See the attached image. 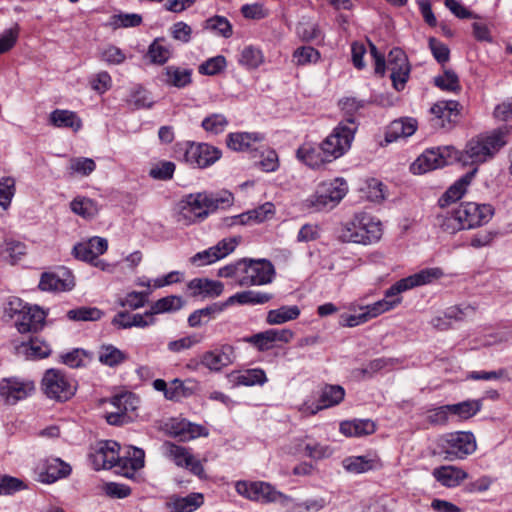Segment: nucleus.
Instances as JSON below:
<instances>
[{
  "label": "nucleus",
  "instance_id": "c756f323",
  "mask_svg": "<svg viewBox=\"0 0 512 512\" xmlns=\"http://www.w3.org/2000/svg\"><path fill=\"white\" fill-rule=\"evenodd\" d=\"M193 296L218 297L223 292V284L206 278H195L188 283Z\"/></svg>",
  "mask_w": 512,
  "mask_h": 512
},
{
  "label": "nucleus",
  "instance_id": "4468645a",
  "mask_svg": "<svg viewBox=\"0 0 512 512\" xmlns=\"http://www.w3.org/2000/svg\"><path fill=\"white\" fill-rule=\"evenodd\" d=\"M222 156L221 151L207 143H191L186 148L184 159L195 168H206L218 161Z\"/></svg>",
  "mask_w": 512,
  "mask_h": 512
},
{
  "label": "nucleus",
  "instance_id": "f257e3e1",
  "mask_svg": "<svg viewBox=\"0 0 512 512\" xmlns=\"http://www.w3.org/2000/svg\"><path fill=\"white\" fill-rule=\"evenodd\" d=\"M443 275L444 273L441 268L432 267L422 269L417 273L400 279L385 291L384 299L361 308L364 310L363 313L367 317V322L385 312L394 309L401 303V298H396L393 300H390L389 298L399 295L400 293L410 289L431 284L434 281L442 278Z\"/></svg>",
  "mask_w": 512,
  "mask_h": 512
},
{
  "label": "nucleus",
  "instance_id": "7c9ffc66",
  "mask_svg": "<svg viewBox=\"0 0 512 512\" xmlns=\"http://www.w3.org/2000/svg\"><path fill=\"white\" fill-rule=\"evenodd\" d=\"M376 425L370 419H354L343 421L340 424V432L349 437H361L375 432Z\"/></svg>",
  "mask_w": 512,
  "mask_h": 512
},
{
  "label": "nucleus",
  "instance_id": "aec40b11",
  "mask_svg": "<svg viewBox=\"0 0 512 512\" xmlns=\"http://www.w3.org/2000/svg\"><path fill=\"white\" fill-rule=\"evenodd\" d=\"M108 248V242L105 238L102 237H92L86 242L79 243L74 246L73 253L76 258L87 261V262H95V266H100L102 269H105L101 260H97L99 255H102L106 252Z\"/></svg>",
  "mask_w": 512,
  "mask_h": 512
},
{
  "label": "nucleus",
  "instance_id": "79ce46f5",
  "mask_svg": "<svg viewBox=\"0 0 512 512\" xmlns=\"http://www.w3.org/2000/svg\"><path fill=\"white\" fill-rule=\"evenodd\" d=\"M196 387L197 382L194 380L181 381L180 379H174L166 393V399L178 401L182 397H189L195 392Z\"/></svg>",
  "mask_w": 512,
  "mask_h": 512
},
{
  "label": "nucleus",
  "instance_id": "49530a36",
  "mask_svg": "<svg viewBox=\"0 0 512 512\" xmlns=\"http://www.w3.org/2000/svg\"><path fill=\"white\" fill-rule=\"evenodd\" d=\"M183 306V300L179 296L171 295L167 297H163L157 301H155L149 310H147V315L151 314H161L171 311H177L181 309Z\"/></svg>",
  "mask_w": 512,
  "mask_h": 512
},
{
  "label": "nucleus",
  "instance_id": "39448f33",
  "mask_svg": "<svg viewBox=\"0 0 512 512\" xmlns=\"http://www.w3.org/2000/svg\"><path fill=\"white\" fill-rule=\"evenodd\" d=\"M505 133L494 130L469 140L461 154L464 164L479 165L491 160L506 145Z\"/></svg>",
  "mask_w": 512,
  "mask_h": 512
},
{
  "label": "nucleus",
  "instance_id": "37998d69",
  "mask_svg": "<svg viewBox=\"0 0 512 512\" xmlns=\"http://www.w3.org/2000/svg\"><path fill=\"white\" fill-rule=\"evenodd\" d=\"M229 125V120L223 113H211L203 118L201 127L211 135L223 133Z\"/></svg>",
  "mask_w": 512,
  "mask_h": 512
},
{
  "label": "nucleus",
  "instance_id": "e433bc0d",
  "mask_svg": "<svg viewBox=\"0 0 512 512\" xmlns=\"http://www.w3.org/2000/svg\"><path fill=\"white\" fill-rule=\"evenodd\" d=\"M297 158L304 162L307 166L315 169L319 168L325 162H327L326 157L323 155L322 151L319 147H315L312 144H303L297 150Z\"/></svg>",
  "mask_w": 512,
  "mask_h": 512
},
{
  "label": "nucleus",
  "instance_id": "2f4dec72",
  "mask_svg": "<svg viewBox=\"0 0 512 512\" xmlns=\"http://www.w3.org/2000/svg\"><path fill=\"white\" fill-rule=\"evenodd\" d=\"M264 136L260 133L236 132L230 133L227 137V145L234 151H246L253 147L254 143L263 141Z\"/></svg>",
  "mask_w": 512,
  "mask_h": 512
},
{
  "label": "nucleus",
  "instance_id": "338daca9",
  "mask_svg": "<svg viewBox=\"0 0 512 512\" xmlns=\"http://www.w3.org/2000/svg\"><path fill=\"white\" fill-rule=\"evenodd\" d=\"M320 57L319 52L311 46H303L295 50L293 54L297 65H305L317 62Z\"/></svg>",
  "mask_w": 512,
  "mask_h": 512
},
{
  "label": "nucleus",
  "instance_id": "9b49d317",
  "mask_svg": "<svg viewBox=\"0 0 512 512\" xmlns=\"http://www.w3.org/2000/svg\"><path fill=\"white\" fill-rule=\"evenodd\" d=\"M162 453L177 467L188 469L199 478H205L206 475L202 462L195 458L189 448L166 441L162 445Z\"/></svg>",
  "mask_w": 512,
  "mask_h": 512
},
{
  "label": "nucleus",
  "instance_id": "f704fd0d",
  "mask_svg": "<svg viewBox=\"0 0 512 512\" xmlns=\"http://www.w3.org/2000/svg\"><path fill=\"white\" fill-rule=\"evenodd\" d=\"M191 70L177 66H167L163 71V82L166 85L184 88L191 83Z\"/></svg>",
  "mask_w": 512,
  "mask_h": 512
},
{
  "label": "nucleus",
  "instance_id": "c9c22d12",
  "mask_svg": "<svg viewBox=\"0 0 512 512\" xmlns=\"http://www.w3.org/2000/svg\"><path fill=\"white\" fill-rule=\"evenodd\" d=\"M171 55V48L164 37L154 39L148 47L147 57L153 64L163 65L170 59Z\"/></svg>",
  "mask_w": 512,
  "mask_h": 512
},
{
  "label": "nucleus",
  "instance_id": "f03ea898",
  "mask_svg": "<svg viewBox=\"0 0 512 512\" xmlns=\"http://www.w3.org/2000/svg\"><path fill=\"white\" fill-rule=\"evenodd\" d=\"M233 201V194L226 190L215 194L207 192L189 194L178 204L177 221L186 226L190 225L205 219L218 208L231 206Z\"/></svg>",
  "mask_w": 512,
  "mask_h": 512
},
{
  "label": "nucleus",
  "instance_id": "9d476101",
  "mask_svg": "<svg viewBox=\"0 0 512 512\" xmlns=\"http://www.w3.org/2000/svg\"><path fill=\"white\" fill-rule=\"evenodd\" d=\"M236 492L251 500L261 503L281 502L287 504L291 498L280 491H277L270 483L263 481H237Z\"/></svg>",
  "mask_w": 512,
  "mask_h": 512
},
{
  "label": "nucleus",
  "instance_id": "58836bf2",
  "mask_svg": "<svg viewBox=\"0 0 512 512\" xmlns=\"http://www.w3.org/2000/svg\"><path fill=\"white\" fill-rule=\"evenodd\" d=\"M70 208L73 213L84 219H92L99 212L97 202L83 196L74 198L70 203Z\"/></svg>",
  "mask_w": 512,
  "mask_h": 512
},
{
  "label": "nucleus",
  "instance_id": "a18cd8bd",
  "mask_svg": "<svg viewBox=\"0 0 512 512\" xmlns=\"http://www.w3.org/2000/svg\"><path fill=\"white\" fill-rule=\"evenodd\" d=\"M17 349L19 353H24L31 358H45L51 352L49 345L37 337L31 338L27 344L22 343Z\"/></svg>",
  "mask_w": 512,
  "mask_h": 512
},
{
  "label": "nucleus",
  "instance_id": "423d86ee",
  "mask_svg": "<svg viewBox=\"0 0 512 512\" xmlns=\"http://www.w3.org/2000/svg\"><path fill=\"white\" fill-rule=\"evenodd\" d=\"M356 130V122L348 118L346 121H341L321 142L320 150L327 162L343 156L350 149Z\"/></svg>",
  "mask_w": 512,
  "mask_h": 512
},
{
  "label": "nucleus",
  "instance_id": "f3484780",
  "mask_svg": "<svg viewBox=\"0 0 512 512\" xmlns=\"http://www.w3.org/2000/svg\"><path fill=\"white\" fill-rule=\"evenodd\" d=\"M46 313L37 306H23L17 313L15 327L21 334L36 333L45 324Z\"/></svg>",
  "mask_w": 512,
  "mask_h": 512
},
{
  "label": "nucleus",
  "instance_id": "603ef678",
  "mask_svg": "<svg viewBox=\"0 0 512 512\" xmlns=\"http://www.w3.org/2000/svg\"><path fill=\"white\" fill-rule=\"evenodd\" d=\"M376 462L365 456L348 457L343 460L344 468L351 473H365L375 467Z\"/></svg>",
  "mask_w": 512,
  "mask_h": 512
},
{
  "label": "nucleus",
  "instance_id": "680f3d73",
  "mask_svg": "<svg viewBox=\"0 0 512 512\" xmlns=\"http://www.w3.org/2000/svg\"><path fill=\"white\" fill-rule=\"evenodd\" d=\"M15 194V180L12 177L0 179V206L7 209Z\"/></svg>",
  "mask_w": 512,
  "mask_h": 512
},
{
  "label": "nucleus",
  "instance_id": "4d7b16f0",
  "mask_svg": "<svg viewBox=\"0 0 512 512\" xmlns=\"http://www.w3.org/2000/svg\"><path fill=\"white\" fill-rule=\"evenodd\" d=\"M142 23V17L136 13L117 14L110 19L113 29L137 27Z\"/></svg>",
  "mask_w": 512,
  "mask_h": 512
},
{
  "label": "nucleus",
  "instance_id": "69168bd1",
  "mask_svg": "<svg viewBox=\"0 0 512 512\" xmlns=\"http://www.w3.org/2000/svg\"><path fill=\"white\" fill-rule=\"evenodd\" d=\"M148 301V293L147 292H138L132 291L128 293L124 298L119 300V305L121 307H128L132 310L139 309Z\"/></svg>",
  "mask_w": 512,
  "mask_h": 512
},
{
  "label": "nucleus",
  "instance_id": "1a4fd4ad",
  "mask_svg": "<svg viewBox=\"0 0 512 512\" xmlns=\"http://www.w3.org/2000/svg\"><path fill=\"white\" fill-rule=\"evenodd\" d=\"M41 387L49 399L58 402L69 400L76 392L74 380L58 369H48L44 373Z\"/></svg>",
  "mask_w": 512,
  "mask_h": 512
},
{
  "label": "nucleus",
  "instance_id": "6e6d98bb",
  "mask_svg": "<svg viewBox=\"0 0 512 512\" xmlns=\"http://www.w3.org/2000/svg\"><path fill=\"white\" fill-rule=\"evenodd\" d=\"M300 446L302 447V450L305 452V455L314 460H321L331 456L332 454V450L330 449L329 446L322 445L318 442L303 441Z\"/></svg>",
  "mask_w": 512,
  "mask_h": 512
},
{
  "label": "nucleus",
  "instance_id": "dca6fc26",
  "mask_svg": "<svg viewBox=\"0 0 512 512\" xmlns=\"http://www.w3.org/2000/svg\"><path fill=\"white\" fill-rule=\"evenodd\" d=\"M387 68L390 70V78L396 90L400 91L407 82L410 66L404 51L400 48L392 49L388 54Z\"/></svg>",
  "mask_w": 512,
  "mask_h": 512
},
{
  "label": "nucleus",
  "instance_id": "2eb2a0df",
  "mask_svg": "<svg viewBox=\"0 0 512 512\" xmlns=\"http://www.w3.org/2000/svg\"><path fill=\"white\" fill-rule=\"evenodd\" d=\"M457 211L465 229H472L487 223L494 213L491 205L475 202L462 203Z\"/></svg>",
  "mask_w": 512,
  "mask_h": 512
},
{
  "label": "nucleus",
  "instance_id": "864d4df0",
  "mask_svg": "<svg viewBox=\"0 0 512 512\" xmlns=\"http://www.w3.org/2000/svg\"><path fill=\"white\" fill-rule=\"evenodd\" d=\"M398 363L394 358H377L370 361L365 368L359 370L363 377L371 378L382 370H391Z\"/></svg>",
  "mask_w": 512,
  "mask_h": 512
},
{
  "label": "nucleus",
  "instance_id": "412c9836",
  "mask_svg": "<svg viewBox=\"0 0 512 512\" xmlns=\"http://www.w3.org/2000/svg\"><path fill=\"white\" fill-rule=\"evenodd\" d=\"M74 285V277L71 272L62 269L58 272L42 273L38 287L45 292H63L71 290Z\"/></svg>",
  "mask_w": 512,
  "mask_h": 512
},
{
  "label": "nucleus",
  "instance_id": "c85d7f7f",
  "mask_svg": "<svg viewBox=\"0 0 512 512\" xmlns=\"http://www.w3.org/2000/svg\"><path fill=\"white\" fill-rule=\"evenodd\" d=\"M417 129V122L413 118H403L394 120L388 127L385 140L387 142H393L399 138H406L415 133Z\"/></svg>",
  "mask_w": 512,
  "mask_h": 512
},
{
  "label": "nucleus",
  "instance_id": "f8f14e48",
  "mask_svg": "<svg viewBox=\"0 0 512 512\" xmlns=\"http://www.w3.org/2000/svg\"><path fill=\"white\" fill-rule=\"evenodd\" d=\"M120 445L113 440L99 442L95 451L90 455L95 470L126 468L127 459L119 455Z\"/></svg>",
  "mask_w": 512,
  "mask_h": 512
},
{
  "label": "nucleus",
  "instance_id": "774afa93",
  "mask_svg": "<svg viewBox=\"0 0 512 512\" xmlns=\"http://www.w3.org/2000/svg\"><path fill=\"white\" fill-rule=\"evenodd\" d=\"M226 59L224 56L218 55L206 60L199 66V72L204 75H215L226 67Z\"/></svg>",
  "mask_w": 512,
  "mask_h": 512
},
{
  "label": "nucleus",
  "instance_id": "09e8293b",
  "mask_svg": "<svg viewBox=\"0 0 512 512\" xmlns=\"http://www.w3.org/2000/svg\"><path fill=\"white\" fill-rule=\"evenodd\" d=\"M112 324L121 329L132 327L145 328L144 316L142 314H130L127 311L118 312L112 319Z\"/></svg>",
  "mask_w": 512,
  "mask_h": 512
},
{
  "label": "nucleus",
  "instance_id": "a19ab883",
  "mask_svg": "<svg viewBox=\"0 0 512 512\" xmlns=\"http://www.w3.org/2000/svg\"><path fill=\"white\" fill-rule=\"evenodd\" d=\"M437 225L449 234H454L460 230L465 229L457 208L451 211H445L437 215Z\"/></svg>",
  "mask_w": 512,
  "mask_h": 512
},
{
  "label": "nucleus",
  "instance_id": "72a5a7b5",
  "mask_svg": "<svg viewBox=\"0 0 512 512\" xmlns=\"http://www.w3.org/2000/svg\"><path fill=\"white\" fill-rule=\"evenodd\" d=\"M345 396L343 387L339 385H326L322 388L319 403L315 406L311 413H317L318 411L329 408L331 406L339 404Z\"/></svg>",
  "mask_w": 512,
  "mask_h": 512
},
{
  "label": "nucleus",
  "instance_id": "6ab92c4d",
  "mask_svg": "<svg viewBox=\"0 0 512 512\" xmlns=\"http://www.w3.org/2000/svg\"><path fill=\"white\" fill-rule=\"evenodd\" d=\"M459 103L454 100L438 101L430 112L433 115L431 122L435 128L451 129L459 115Z\"/></svg>",
  "mask_w": 512,
  "mask_h": 512
},
{
  "label": "nucleus",
  "instance_id": "bb28decb",
  "mask_svg": "<svg viewBox=\"0 0 512 512\" xmlns=\"http://www.w3.org/2000/svg\"><path fill=\"white\" fill-rule=\"evenodd\" d=\"M433 476L445 487H456L468 477V474L459 467L449 465L435 468Z\"/></svg>",
  "mask_w": 512,
  "mask_h": 512
},
{
  "label": "nucleus",
  "instance_id": "4c0bfd02",
  "mask_svg": "<svg viewBox=\"0 0 512 512\" xmlns=\"http://www.w3.org/2000/svg\"><path fill=\"white\" fill-rule=\"evenodd\" d=\"M272 299V295L265 292L246 290L230 296L227 304L256 305L264 304Z\"/></svg>",
  "mask_w": 512,
  "mask_h": 512
},
{
  "label": "nucleus",
  "instance_id": "0e129e2a",
  "mask_svg": "<svg viewBox=\"0 0 512 512\" xmlns=\"http://www.w3.org/2000/svg\"><path fill=\"white\" fill-rule=\"evenodd\" d=\"M266 381L264 370L259 368L249 369L238 377V383L245 386L263 385Z\"/></svg>",
  "mask_w": 512,
  "mask_h": 512
},
{
  "label": "nucleus",
  "instance_id": "c03bdc74",
  "mask_svg": "<svg viewBox=\"0 0 512 512\" xmlns=\"http://www.w3.org/2000/svg\"><path fill=\"white\" fill-rule=\"evenodd\" d=\"M482 403L480 400H466L457 404H449L450 414L457 416L461 420L473 417L480 411Z\"/></svg>",
  "mask_w": 512,
  "mask_h": 512
},
{
  "label": "nucleus",
  "instance_id": "052dcab7",
  "mask_svg": "<svg viewBox=\"0 0 512 512\" xmlns=\"http://www.w3.org/2000/svg\"><path fill=\"white\" fill-rule=\"evenodd\" d=\"M249 211L253 224H260L271 220L276 213L275 205L271 202H266Z\"/></svg>",
  "mask_w": 512,
  "mask_h": 512
},
{
  "label": "nucleus",
  "instance_id": "5701e85b",
  "mask_svg": "<svg viewBox=\"0 0 512 512\" xmlns=\"http://www.w3.org/2000/svg\"><path fill=\"white\" fill-rule=\"evenodd\" d=\"M446 164L444 155L440 149H429L423 152L411 165L414 174H424L440 168Z\"/></svg>",
  "mask_w": 512,
  "mask_h": 512
},
{
  "label": "nucleus",
  "instance_id": "473e14b6",
  "mask_svg": "<svg viewBox=\"0 0 512 512\" xmlns=\"http://www.w3.org/2000/svg\"><path fill=\"white\" fill-rule=\"evenodd\" d=\"M475 172L476 169H474L471 173L461 177L452 186H450L449 189L439 199L440 207L443 208L448 206L450 203H454L459 200L466 192V189L470 184V181Z\"/></svg>",
  "mask_w": 512,
  "mask_h": 512
},
{
  "label": "nucleus",
  "instance_id": "e2e57ef3",
  "mask_svg": "<svg viewBox=\"0 0 512 512\" xmlns=\"http://www.w3.org/2000/svg\"><path fill=\"white\" fill-rule=\"evenodd\" d=\"M434 83L442 90L456 91L460 89L458 76L452 70H445L443 75H439L434 79Z\"/></svg>",
  "mask_w": 512,
  "mask_h": 512
},
{
  "label": "nucleus",
  "instance_id": "ddd939ff",
  "mask_svg": "<svg viewBox=\"0 0 512 512\" xmlns=\"http://www.w3.org/2000/svg\"><path fill=\"white\" fill-rule=\"evenodd\" d=\"M35 391V384L19 377L4 378L0 381V396L6 404L14 405L30 396Z\"/></svg>",
  "mask_w": 512,
  "mask_h": 512
},
{
  "label": "nucleus",
  "instance_id": "b1692460",
  "mask_svg": "<svg viewBox=\"0 0 512 512\" xmlns=\"http://www.w3.org/2000/svg\"><path fill=\"white\" fill-rule=\"evenodd\" d=\"M71 473V467L59 458L46 460L39 472L40 480L44 483H54L55 481L67 477Z\"/></svg>",
  "mask_w": 512,
  "mask_h": 512
},
{
  "label": "nucleus",
  "instance_id": "4be33fe9",
  "mask_svg": "<svg viewBox=\"0 0 512 512\" xmlns=\"http://www.w3.org/2000/svg\"><path fill=\"white\" fill-rule=\"evenodd\" d=\"M167 430L170 435L183 442L200 436L206 437L209 434L208 429L204 426L192 423L186 419H171L167 424Z\"/></svg>",
  "mask_w": 512,
  "mask_h": 512
},
{
  "label": "nucleus",
  "instance_id": "7ed1b4c3",
  "mask_svg": "<svg viewBox=\"0 0 512 512\" xmlns=\"http://www.w3.org/2000/svg\"><path fill=\"white\" fill-rule=\"evenodd\" d=\"M218 276L233 278L241 287L269 284L275 276L272 263L265 259H241L219 269Z\"/></svg>",
  "mask_w": 512,
  "mask_h": 512
},
{
  "label": "nucleus",
  "instance_id": "5fc2aeb1",
  "mask_svg": "<svg viewBox=\"0 0 512 512\" xmlns=\"http://www.w3.org/2000/svg\"><path fill=\"white\" fill-rule=\"evenodd\" d=\"M102 316L103 312L96 307H79L67 312V317L74 321H97Z\"/></svg>",
  "mask_w": 512,
  "mask_h": 512
},
{
  "label": "nucleus",
  "instance_id": "6e6552de",
  "mask_svg": "<svg viewBox=\"0 0 512 512\" xmlns=\"http://www.w3.org/2000/svg\"><path fill=\"white\" fill-rule=\"evenodd\" d=\"M348 190L347 183L343 178H335L322 182L316 192L307 199L310 207L317 211L334 208L343 199Z\"/></svg>",
  "mask_w": 512,
  "mask_h": 512
},
{
  "label": "nucleus",
  "instance_id": "3c124183",
  "mask_svg": "<svg viewBox=\"0 0 512 512\" xmlns=\"http://www.w3.org/2000/svg\"><path fill=\"white\" fill-rule=\"evenodd\" d=\"M204 28L224 38H230L233 34L232 25L224 16H213L205 21Z\"/></svg>",
  "mask_w": 512,
  "mask_h": 512
},
{
  "label": "nucleus",
  "instance_id": "13d9d810",
  "mask_svg": "<svg viewBox=\"0 0 512 512\" xmlns=\"http://www.w3.org/2000/svg\"><path fill=\"white\" fill-rule=\"evenodd\" d=\"M26 488L27 484L23 480L9 475H0V495H11Z\"/></svg>",
  "mask_w": 512,
  "mask_h": 512
},
{
  "label": "nucleus",
  "instance_id": "bf43d9fd",
  "mask_svg": "<svg viewBox=\"0 0 512 512\" xmlns=\"http://www.w3.org/2000/svg\"><path fill=\"white\" fill-rule=\"evenodd\" d=\"M96 168V164L93 159L86 157L72 158L69 161V169L72 173H76L82 176H88Z\"/></svg>",
  "mask_w": 512,
  "mask_h": 512
},
{
  "label": "nucleus",
  "instance_id": "a211bd4d",
  "mask_svg": "<svg viewBox=\"0 0 512 512\" xmlns=\"http://www.w3.org/2000/svg\"><path fill=\"white\" fill-rule=\"evenodd\" d=\"M235 359V349L229 344H224L214 350L204 352L200 357V363L211 372H220L230 366Z\"/></svg>",
  "mask_w": 512,
  "mask_h": 512
},
{
  "label": "nucleus",
  "instance_id": "ea45409f",
  "mask_svg": "<svg viewBox=\"0 0 512 512\" xmlns=\"http://www.w3.org/2000/svg\"><path fill=\"white\" fill-rule=\"evenodd\" d=\"M300 315V309L296 305L281 306L267 313L266 322L270 325H280L295 320Z\"/></svg>",
  "mask_w": 512,
  "mask_h": 512
},
{
  "label": "nucleus",
  "instance_id": "20e7f679",
  "mask_svg": "<svg viewBox=\"0 0 512 512\" xmlns=\"http://www.w3.org/2000/svg\"><path fill=\"white\" fill-rule=\"evenodd\" d=\"M382 234V224L378 219L368 214L360 213L341 225L338 238L345 243L371 245L378 242Z\"/></svg>",
  "mask_w": 512,
  "mask_h": 512
},
{
  "label": "nucleus",
  "instance_id": "8fccbe9b",
  "mask_svg": "<svg viewBox=\"0 0 512 512\" xmlns=\"http://www.w3.org/2000/svg\"><path fill=\"white\" fill-rule=\"evenodd\" d=\"M264 61V56L259 48L246 46L240 53L239 63L246 69H256Z\"/></svg>",
  "mask_w": 512,
  "mask_h": 512
},
{
  "label": "nucleus",
  "instance_id": "cd10ccee",
  "mask_svg": "<svg viewBox=\"0 0 512 512\" xmlns=\"http://www.w3.org/2000/svg\"><path fill=\"white\" fill-rule=\"evenodd\" d=\"M49 123L57 128H68L77 132L82 127V120L76 112L56 109L49 115Z\"/></svg>",
  "mask_w": 512,
  "mask_h": 512
},
{
  "label": "nucleus",
  "instance_id": "de8ad7c7",
  "mask_svg": "<svg viewBox=\"0 0 512 512\" xmlns=\"http://www.w3.org/2000/svg\"><path fill=\"white\" fill-rule=\"evenodd\" d=\"M98 359L102 364L113 367L123 363L127 356L113 345H102L98 352Z\"/></svg>",
  "mask_w": 512,
  "mask_h": 512
},
{
  "label": "nucleus",
  "instance_id": "a878e982",
  "mask_svg": "<svg viewBox=\"0 0 512 512\" xmlns=\"http://www.w3.org/2000/svg\"><path fill=\"white\" fill-rule=\"evenodd\" d=\"M204 502L201 493H191L187 496H172L166 503L170 512H194Z\"/></svg>",
  "mask_w": 512,
  "mask_h": 512
},
{
  "label": "nucleus",
  "instance_id": "393cba45",
  "mask_svg": "<svg viewBox=\"0 0 512 512\" xmlns=\"http://www.w3.org/2000/svg\"><path fill=\"white\" fill-rule=\"evenodd\" d=\"M134 397L131 394L116 395L111 398L110 404L115 408V411L107 412L105 418L111 425L122 424L126 417L129 408L134 409L132 406Z\"/></svg>",
  "mask_w": 512,
  "mask_h": 512
},
{
  "label": "nucleus",
  "instance_id": "0eeeda50",
  "mask_svg": "<svg viewBox=\"0 0 512 512\" xmlns=\"http://www.w3.org/2000/svg\"><path fill=\"white\" fill-rule=\"evenodd\" d=\"M438 448L445 460H462L476 451V439L471 432L457 431L444 434L438 440Z\"/></svg>",
  "mask_w": 512,
  "mask_h": 512
}]
</instances>
